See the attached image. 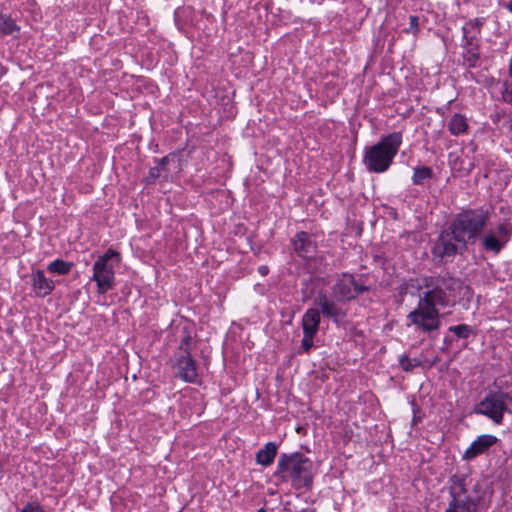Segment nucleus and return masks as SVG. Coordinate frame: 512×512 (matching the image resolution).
<instances>
[{"instance_id": "nucleus-17", "label": "nucleus", "mask_w": 512, "mask_h": 512, "mask_svg": "<svg viewBox=\"0 0 512 512\" xmlns=\"http://www.w3.org/2000/svg\"><path fill=\"white\" fill-rule=\"evenodd\" d=\"M480 32V27L477 22H467L463 26V34L464 39L466 40V44L469 46V52H471V57L469 58V61L471 62L470 65H474V61L478 58L477 55L473 52L475 49V41L477 39V35Z\"/></svg>"}, {"instance_id": "nucleus-24", "label": "nucleus", "mask_w": 512, "mask_h": 512, "mask_svg": "<svg viewBox=\"0 0 512 512\" xmlns=\"http://www.w3.org/2000/svg\"><path fill=\"white\" fill-rule=\"evenodd\" d=\"M19 30L20 28L9 15L0 13V33L2 35H13Z\"/></svg>"}, {"instance_id": "nucleus-14", "label": "nucleus", "mask_w": 512, "mask_h": 512, "mask_svg": "<svg viewBox=\"0 0 512 512\" xmlns=\"http://www.w3.org/2000/svg\"><path fill=\"white\" fill-rule=\"evenodd\" d=\"M291 242L296 254L302 258L312 257L316 253V242L305 231L297 232Z\"/></svg>"}, {"instance_id": "nucleus-35", "label": "nucleus", "mask_w": 512, "mask_h": 512, "mask_svg": "<svg viewBox=\"0 0 512 512\" xmlns=\"http://www.w3.org/2000/svg\"><path fill=\"white\" fill-rule=\"evenodd\" d=\"M444 344L448 343V336H445L443 339Z\"/></svg>"}, {"instance_id": "nucleus-12", "label": "nucleus", "mask_w": 512, "mask_h": 512, "mask_svg": "<svg viewBox=\"0 0 512 512\" xmlns=\"http://www.w3.org/2000/svg\"><path fill=\"white\" fill-rule=\"evenodd\" d=\"M178 160L176 153H169L168 155L157 159L154 158L156 166L149 169L148 175L145 177L146 184L155 183L157 180L169 181L171 177V165H175Z\"/></svg>"}, {"instance_id": "nucleus-26", "label": "nucleus", "mask_w": 512, "mask_h": 512, "mask_svg": "<svg viewBox=\"0 0 512 512\" xmlns=\"http://www.w3.org/2000/svg\"><path fill=\"white\" fill-rule=\"evenodd\" d=\"M400 367L404 371H412L414 368L419 367L421 365V361L418 358H410L406 355H402L399 360Z\"/></svg>"}, {"instance_id": "nucleus-19", "label": "nucleus", "mask_w": 512, "mask_h": 512, "mask_svg": "<svg viewBox=\"0 0 512 512\" xmlns=\"http://www.w3.org/2000/svg\"><path fill=\"white\" fill-rule=\"evenodd\" d=\"M278 447L274 442H267L263 449L256 453L257 464L267 467L270 466L277 455Z\"/></svg>"}, {"instance_id": "nucleus-16", "label": "nucleus", "mask_w": 512, "mask_h": 512, "mask_svg": "<svg viewBox=\"0 0 512 512\" xmlns=\"http://www.w3.org/2000/svg\"><path fill=\"white\" fill-rule=\"evenodd\" d=\"M32 289L37 297L44 298L51 294L55 288L53 280L47 278L42 270H37L31 275Z\"/></svg>"}, {"instance_id": "nucleus-1", "label": "nucleus", "mask_w": 512, "mask_h": 512, "mask_svg": "<svg viewBox=\"0 0 512 512\" xmlns=\"http://www.w3.org/2000/svg\"><path fill=\"white\" fill-rule=\"evenodd\" d=\"M402 141V132L397 131L382 136L377 143L371 146H366L362 157V163L366 170L377 174L386 172L392 165Z\"/></svg>"}, {"instance_id": "nucleus-22", "label": "nucleus", "mask_w": 512, "mask_h": 512, "mask_svg": "<svg viewBox=\"0 0 512 512\" xmlns=\"http://www.w3.org/2000/svg\"><path fill=\"white\" fill-rule=\"evenodd\" d=\"M468 121L467 118L459 113H455L450 119V133L460 135L467 131Z\"/></svg>"}, {"instance_id": "nucleus-20", "label": "nucleus", "mask_w": 512, "mask_h": 512, "mask_svg": "<svg viewBox=\"0 0 512 512\" xmlns=\"http://www.w3.org/2000/svg\"><path fill=\"white\" fill-rule=\"evenodd\" d=\"M193 346L194 342L191 328L189 326L182 327L179 346L174 354H181V352L192 353Z\"/></svg>"}, {"instance_id": "nucleus-3", "label": "nucleus", "mask_w": 512, "mask_h": 512, "mask_svg": "<svg viewBox=\"0 0 512 512\" xmlns=\"http://www.w3.org/2000/svg\"><path fill=\"white\" fill-rule=\"evenodd\" d=\"M446 293L439 288L428 290L420 298L418 306L411 311L407 319L408 325H415L417 329L430 332L439 327L438 306H446Z\"/></svg>"}, {"instance_id": "nucleus-11", "label": "nucleus", "mask_w": 512, "mask_h": 512, "mask_svg": "<svg viewBox=\"0 0 512 512\" xmlns=\"http://www.w3.org/2000/svg\"><path fill=\"white\" fill-rule=\"evenodd\" d=\"M173 367L177 370V377L186 383H197L199 374L195 359L190 352L174 354Z\"/></svg>"}, {"instance_id": "nucleus-21", "label": "nucleus", "mask_w": 512, "mask_h": 512, "mask_svg": "<svg viewBox=\"0 0 512 512\" xmlns=\"http://www.w3.org/2000/svg\"><path fill=\"white\" fill-rule=\"evenodd\" d=\"M434 176L433 169L428 166H416L413 168L412 183L422 185Z\"/></svg>"}, {"instance_id": "nucleus-18", "label": "nucleus", "mask_w": 512, "mask_h": 512, "mask_svg": "<svg viewBox=\"0 0 512 512\" xmlns=\"http://www.w3.org/2000/svg\"><path fill=\"white\" fill-rule=\"evenodd\" d=\"M491 93L497 100L512 103V79L496 82L491 87Z\"/></svg>"}, {"instance_id": "nucleus-6", "label": "nucleus", "mask_w": 512, "mask_h": 512, "mask_svg": "<svg viewBox=\"0 0 512 512\" xmlns=\"http://www.w3.org/2000/svg\"><path fill=\"white\" fill-rule=\"evenodd\" d=\"M512 397L509 393L498 391L488 393L475 407V412L491 419L495 424H501L503 416L509 412Z\"/></svg>"}, {"instance_id": "nucleus-4", "label": "nucleus", "mask_w": 512, "mask_h": 512, "mask_svg": "<svg viewBox=\"0 0 512 512\" xmlns=\"http://www.w3.org/2000/svg\"><path fill=\"white\" fill-rule=\"evenodd\" d=\"M487 217L479 210H465L459 213L450 225V234L460 243V249L466 243L480 235L486 225Z\"/></svg>"}, {"instance_id": "nucleus-5", "label": "nucleus", "mask_w": 512, "mask_h": 512, "mask_svg": "<svg viewBox=\"0 0 512 512\" xmlns=\"http://www.w3.org/2000/svg\"><path fill=\"white\" fill-rule=\"evenodd\" d=\"M113 261L119 263L121 261V255L113 248H109L103 255L99 256L93 264L91 280L96 282L97 292L99 294H106L109 290L113 289L116 284Z\"/></svg>"}, {"instance_id": "nucleus-23", "label": "nucleus", "mask_w": 512, "mask_h": 512, "mask_svg": "<svg viewBox=\"0 0 512 512\" xmlns=\"http://www.w3.org/2000/svg\"><path fill=\"white\" fill-rule=\"evenodd\" d=\"M72 267V262H68L63 259H55L48 264L47 270L53 274L66 275L71 271Z\"/></svg>"}, {"instance_id": "nucleus-10", "label": "nucleus", "mask_w": 512, "mask_h": 512, "mask_svg": "<svg viewBox=\"0 0 512 512\" xmlns=\"http://www.w3.org/2000/svg\"><path fill=\"white\" fill-rule=\"evenodd\" d=\"M321 322L320 312L316 308H309L302 316L301 325L303 330V338L301 347L305 353H309L314 347V337L319 330Z\"/></svg>"}, {"instance_id": "nucleus-32", "label": "nucleus", "mask_w": 512, "mask_h": 512, "mask_svg": "<svg viewBox=\"0 0 512 512\" xmlns=\"http://www.w3.org/2000/svg\"><path fill=\"white\" fill-rule=\"evenodd\" d=\"M504 7L512 13V0L504 4Z\"/></svg>"}, {"instance_id": "nucleus-2", "label": "nucleus", "mask_w": 512, "mask_h": 512, "mask_svg": "<svg viewBox=\"0 0 512 512\" xmlns=\"http://www.w3.org/2000/svg\"><path fill=\"white\" fill-rule=\"evenodd\" d=\"M274 475L283 481L290 480L295 489H311L313 462L300 452L282 453Z\"/></svg>"}, {"instance_id": "nucleus-28", "label": "nucleus", "mask_w": 512, "mask_h": 512, "mask_svg": "<svg viewBox=\"0 0 512 512\" xmlns=\"http://www.w3.org/2000/svg\"><path fill=\"white\" fill-rule=\"evenodd\" d=\"M419 29V18L418 16L411 15L409 17V27L405 30L407 33L415 34Z\"/></svg>"}, {"instance_id": "nucleus-33", "label": "nucleus", "mask_w": 512, "mask_h": 512, "mask_svg": "<svg viewBox=\"0 0 512 512\" xmlns=\"http://www.w3.org/2000/svg\"><path fill=\"white\" fill-rule=\"evenodd\" d=\"M509 75H510V77L512 79V56H511V59L509 61Z\"/></svg>"}, {"instance_id": "nucleus-27", "label": "nucleus", "mask_w": 512, "mask_h": 512, "mask_svg": "<svg viewBox=\"0 0 512 512\" xmlns=\"http://www.w3.org/2000/svg\"><path fill=\"white\" fill-rule=\"evenodd\" d=\"M450 331L454 332L458 338H467L471 333V328L468 325H458L450 327Z\"/></svg>"}, {"instance_id": "nucleus-30", "label": "nucleus", "mask_w": 512, "mask_h": 512, "mask_svg": "<svg viewBox=\"0 0 512 512\" xmlns=\"http://www.w3.org/2000/svg\"><path fill=\"white\" fill-rule=\"evenodd\" d=\"M258 272L262 276H266L269 273V268L266 265H261L258 267Z\"/></svg>"}, {"instance_id": "nucleus-8", "label": "nucleus", "mask_w": 512, "mask_h": 512, "mask_svg": "<svg viewBox=\"0 0 512 512\" xmlns=\"http://www.w3.org/2000/svg\"><path fill=\"white\" fill-rule=\"evenodd\" d=\"M512 237V224L501 222L495 228L489 229L482 237V247L486 252L499 254Z\"/></svg>"}, {"instance_id": "nucleus-29", "label": "nucleus", "mask_w": 512, "mask_h": 512, "mask_svg": "<svg viewBox=\"0 0 512 512\" xmlns=\"http://www.w3.org/2000/svg\"><path fill=\"white\" fill-rule=\"evenodd\" d=\"M19 512H44V510L39 503L28 502Z\"/></svg>"}, {"instance_id": "nucleus-7", "label": "nucleus", "mask_w": 512, "mask_h": 512, "mask_svg": "<svg viewBox=\"0 0 512 512\" xmlns=\"http://www.w3.org/2000/svg\"><path fill=\"white\" fill-rule=\"evenodd\" d=\"M467 478L453 477L450 483V512H475L477 502L474 497L467 494Z\"/></svg>"}, {"instance_id": "nucleus-31", "label": "nucleus", "mask_w": 512, "mask_h": 512, "mask_svg": "<svg viewBox=\"0 0 512 512\" xmlns=\"http://www.w3.org/2000/svg\"><path fill=\"white\" fill-rule=\"evenodd\" d=\"M449 251H450V254H452V253L454 254V253L458 252V248L455 245L450 243Z\"/></svg>"}, {"instance_id": "nucleus-34", "label": "nucleus", "mask_w": 512, "mask_h": 512, "mask_svg": "<svg viewBox=\"0 0 512 512\" xmlns=\"http://www.w3.org/2000/svg\"><path fill=\"white\" fill-rule=\"evenodd\" d=\"M456 284H459V281H457V280H453V281H451V280H450V288H451V287H454Z\"/></svg>"}, {"instance_id": "nucleus-15", "label": "nucleus", "mask_w": 512, "mask_h": 512, "mask_svg": "<svg viewBox=\"0 0 512 512\" xmlns=\"http://www.w3.org/2000/svg\"><path fill=\"white\" fill-rule=\"evenodd\" d=\"M496 442L497 438L493 435H481L466 449L463 458L466 460L474 459L478 455L485 453Z\"/></svg>"}, {"instance_id": "nucleus-13", "label": "nucleus", "mask_w": 512, "mask_h": 512, "mask_svg": "<svg viewBox=\"0 0 512 512\" xmlns=\"http://www.w3.org/2000/svg\"><path fill=\"white\" fill-rule=\"evenodd\" d=\"M316 304L319 307L320 315L332 320L337 325L344 322L347 313L334 300L330 299L325 293H319L316 298Z\"/></svg>"}, {"instance_id": "nucleus-37", "label": "nucleus", "mask_w": 512, "mask_h": 512, "mask_svg": "<svg viewBox=\"0 0 512 512\" xmlns=\"http://www.w3.org/2000/svg\"><path fill=\"white\" fill-rule=\"evenodd\" d=\"M444 512H448V508H446V509L444 510Z\"/></svg>"}, {"instance_id": "nucleus-9", "label": "nucleus", "mask_w": 512, "mask_h": 512, "mask_svg": "<svg viewBox=\"0 0 512 512\" xmlns=\"http://www.w3.org/2000/svg\"><path fill=\"white\" fill-rule=\"evenodd\" d=\"M368 290V286L358 284L350 273H342L332 286L334 297L342 302L350 301Z\"/></svg>"}, {"instance_id": "nucleus-38", "label": "nucleus", "mask_w": 512, "mask_h": 512, "mask_svg": "<svg viewBox=\"0 0 512 512\" xmlns=\"http://www.w3.org/2000/svg\"><path fill=\"white\" fill-rule=\"evenodd\" d=\"M0 69H3L2 65H0Z\"/></svg>"}, {"instance_id": "nucleus-36", "label": "nucleus", "mask_w": 512, "mask_h": 512, "mask_svg": "<svg viewBox=\"0 0 512 512\" xmlns=\"http://www.w3.org/2000/svg\"><path fill=\"white\" fill-rule=\"evenodd\" d=\"M258 512H266V510L264 508H260Z\"/></svg>"}, {"instance_id": "nucleus-25", "label": "nucleus", "mask_w": 512, "mask_h": 512, "mask_svg": "<svg viewBox=\"0 0 512 512\" xmlns=\"http://www.w3.org/2000/svg\"><path fill=\"white\" fill-rule=\"evenodd\" d=\"M432 253L435 257L444 258V256L448 253V240L445 236V231H443L439 236V241L433 247Z\"/></svg>"}]
</instances>
